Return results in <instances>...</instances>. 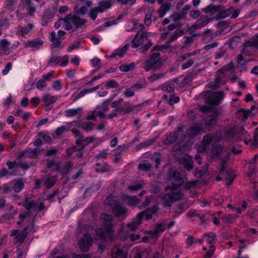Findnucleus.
Wrapping results in <instances>:
<instances>
[{"mask_svg":"<svg viewBox=\"0 0 258 258\" xmlns=\"http://www.w3.org/2000/svg\"><path fill=\"white\" fill-rule=\"evenodd\" d=\"M238 113H242L244 119H247L251 114L252 113L250 112V110L248 109H245L244 108H240L238 111Z\"/></svg>","mask_w":258,"mask_h":258,"instance_id":"nucleus-64","label":"nucleus"},{"mask_svg":"<svg viewBox=\"0 0 258 258\" xmlns=\"http://www.w3.org/2000/svg\"><path fill=\"white\" fill-rule=\"evenodd\" d=\"M185 32L183 30H179L178 31H175L173 35L171 36L170 39L169 40L171 42V43L173 41H174L176 39L183 35L184 34H185Z\"/></svg>","mask_w":258,"mask_h":258,"instance_id":"nucleus-52","label":"nucleus"},{"mask_svg":"<svg viewBox=\"0 0 258 258\" xmlns=\"http://www.w3.org/2000/svg\"><path fill=\"white\" fill-rule=\"evenodd\" d=\"M71 21L76 29L81 28L87 22L86 19H81L78 15L75 14L72 16Z\"/></svg>","mask_w":258,"mask_h":258,"instance_id":"nucleus-16","label":"nucleus"},{"mask_svg":"<svg viewBox=\"0 0 258 258\" xmlns=\"http://www.w3.org/2000/svg\"><path fill=\"white\" fill-rule=\"evenodd\" d=\"M112 256L114 258H127V254L121 249L114 248L112 250Z\"/></svg>","mask_w":258,"mask_h":258,"instance_id":"nucleus-28","label":"nucleus"},{"mask_svg":"<svg viewBox=\"0 0 258 258\" xmlns=\"http://www.w3.org/2000/svg\"><path fill=\"white\" fill-rule=\"evenodd\" d=\"M204 236H207L209 238H210L211 240L208 239L207 241L209 244H212L214 243V240L216 239V235L213 232L205 233L204 234Z\"/></svg>","mask_w":258,"mask_h":258,"instance_id":"nucleus-62","label":"nucleus"},{"mask_svg":"<svg viewBox=\"0 0 258 258\" xmlns=\"http://www.w3.org/2000/svg\"><path fill=\"white\" fill-rule=\"evenodd\" d=\"M50 41L52 42L51 47L54 48L58 47L61 43L58 38H56V34L54 31L50 33Z\"/></svg>","mask_w":258,"mask_h":258,"instance_id":"nucleus-32","label":"nucleus"},{"mask_svg":"<svg viewBox=\"0 0 258 258\" xmlns=\"http://www.w3.org/2000/svg\"><path fill=\"white\" fill-rule=\"evenodd\" d=\"M162 200L163 203L164 204V206L166 207H170L172 203L173 202L170 193L165 194L163 196Z\"/></svg>","mask_w":258,"mask_h":258,"instance_id":"nucleus-36","label":"nucleus"},{"mask_svg":"<svg viewBox=\"0 0 258 258\" xmlns=\"http://www.w3.org/2000/svg\"><path fill=\"white\" fill-rule=\"evenodd\" d=\"M9 44L10 42L7 39H4L0 41V47L6 54H8L11 52V49L7 47Z\"/></svg>","mask_w":258,"mask_h":258,"instance_id":"nucleus-30","label":"nucleus"},{"mask_svg":"<svg viewBox=\"0 0 258 258\" xmlns=\"http://www.w3.org/2000/svg\"><path fill=\"white\" fill-rule=\"evenodd\" d=\"M213 137L210 135H207L206 136H205L203 139V143L204 144V148H206L207 146L210 145L213 141Z\"/></svg>","mask_w":258,"mask_h":258,"instance_id":"nucleus-53","label":"nucleus"},{"mask_svg":"<svg viewBox=\"0 0 258 258\" xmlns=\"http://www.w3.org/2000/svg\"><path fill=\"white\" fill-rule=\"evenodd\" d=\"M43 41L40 38H36L32 40H28L25 42V46L26 47H31L33 49H38L42 46Z\"/></svg>","mask_w":258,"mask_h":258,"instance_id":"nucleus-13","label":"nucleus"},{"mask_svg":"<svg viewBox=\"0 0 258 258\" xmlns=\"http://www.w3.org/2000/svg\"><path fill=\"white\" fill-rule=\"evenodd\" d=\"M217 111L214 110L212 115H210L205 119V124L209 131H212L217 124Z\"/></svg>","mask_w":258,"mask_h":258,"instance_id":"nucleus-11","label":"nucleus"},{"mask_svg":"<svg viewBox=\"0 0 258 258\" xmlns=\"http://www.w3.org/2000/svg\"><path fill=\"white\" fill-rule=\"evenodd\" d=\"M178 135L176 132L171 133L164 139L163 143L166 145L172 144L176 141Z\"/></svg>","mask_w":258,"mask_h":258,"instance_id":"nucleus-22","label":"nucleus"},{"mask_svg":"<svg viewBox=\"0 0 258 258\" xmlns=\"http://www.w3.org/2000/svg\"><path fill=\"white\" fill-rule=\"evenodd\" d=\"M72 15L69 14L67 15L63 19V23H65L64 25V29L66 30H70L72 29V26L71 22L69 21L71 20Z\"/></svg>","mask_w":258,"mask_h":258,"instance_id":"nucleus-44","label":"nucleus"},{"mask_svg":"<svg viewBox=\"0 0 258 258\" xmlns=\"http://www.w3.org/2000/svg\"><path fill=\"white\" fill-rule=\"evenodd\" d=\"M92 239L89 234H85L79 242L80 250L83 252H87L92 245Z\"/></svg>","mask_w":258,"mask_h":258,"instance_id":"nucleus-8","label":"nucleus"},{"mask_svg":"<svg viewBox=\"0 0 258 258\" xmlns=\"http://www.w3.org/2000/svg\"><path fill=\"white\" fill-rule=\"evenodd\" d=\"M178 209L177 210L175 214L173 215L174 217H175L178 215L181 214L183 212L186 210L187 207H186V204L185 203H180L178 205Z\"/></svg>","mask_w":258,"mask_h":258,"instance_id":"nucleus-48","label":"nucleus"},{"mask_svg":"<svg viewBox=\"0 0 258 258\" xmlns=\"http://www.w3.org/2000/svg\"><path fill=\"white\" fill-rule=\"evenodd\" d=\"M15 181L14 186L13 189L16 192H20L24 187V183L22 178H19L13 180Z\"/></svg>","mask_w":258,"mask_h":258,"instance_id":"nucleus-25","label":"nucleus"},{"mask_svg":"<svg viewBox=\"0 0 258 258\" xmlns=\"http://www.w3.org/2000/svg\"><path fill=\"white\" fill-rule=\"evenodd\" d=\"M111 6V3L109 1H101L99 3L97 8L99 10V12L102 13L106 10L110 8Z\"/></svg>","mask_w":258,"mask_h":258,"instance_id":"nucleus-27","label":"nucleus"},{"mask_svg":"<svg viewBox=\"0 0 258 258\" xmlns=\"http://www.w3.org/2000/svg\"><path fill=\"white\" fill-rule=\"evenodd\" d=\"M149 251L147 249L139 250L137 251L134 258H148Z\"/></svg>","mask_w":258,"mask_h":258,"instance_id":"nucleus-46","label":"nucleus"},{"mask_svg":"<svg viewBox=\"0 0 258 258\" xmlns=\"http://www.w3.org/2000/svg\"><path fill=\"white\" fill-rule=\"evenodd\" d=\"M111 101V99H108L105 100L101 105V110L105 112L109 110V105Z\"/></svg>","mask_w":258,"mask_h":258,"instance_id":"nucleus-59","label":"nucleus"},{"mask_svg":"<svg viewBox=\"0 0 258 258\" xmlns=\"http://www.w3.org/2000/svg\"><path fill=\"white\" fill-rule=\"evenodd\" d=\"M140 33V32L138 31L134 39L131 41L132 46L133 48H136L140 46H142L145 45L144 41L145 40L139 37Z\"/></svg>","mask_w":258,"mask_h":258,"instance_id":"nucleus-18","label":"nucleus"},{"mask_svg":"<svg viewBox=\"0 0 258 258\" xmlns=\"http://www.w3.org/2000/svg\"><path fill=\"white\" fill-rule=\"evenodd\" d=\"M139 218L136 216L132 222L127 224V227L132 231H135L138 228L139 225L142 223L140 220H138Z\"/></svg>","mask_w":258,"mask_h":258,"instance_id":"nucleus-37","label":"nucleus"},{"mask_svg":"<svg viewBox=\"0 0 258 258\" xmlns=\"http://www.w3.org/2000/svg\"><path fill=\"white\" fill-rule=\"evenodd\" d=\"M226 161L222 159L221 160V166L218 169L219 170L220 174L225 175L226 184L228 186L233 182L235 177V174L234 170H228L226 169Z\"/></svg>","mask_w":258,"mask_h":258,"instance_id":"nucleus-4","label":"nucleus"},{"mask_svg":"<svg viewBox=\"0 0 258 258\" xmlns=\"http://www.w3.org/2000/svg\"><path fill=\"white\" fill-rule=\"evenodd\" d=\"M246 144L251 143L252 146L254 148H258V135H254L252 139H249L248 141H245Z\"/></svg>","mask_w":258,"mask_h":258,"instance_id":"nucleus-57","label":"nucleus"},{"mask_svg":"<svg viewBox=\"0 0 258 258\" xmlns=\"http://www.w3.org/2000/svg\"><path fill=\"white\" fill-rule=\"evenodd\" d=\"M23 206L27 210L30 211L32 208L37 206V204L35 201L32 200L30 201L27 204H26V203H23Z\"/></svg>","mask_w":258,"mask_h":258,"instance_id":"nucleus-58","label":"nucleus"},{"mask_svg":"<svg viewBox=\"0 0 258 258\" xmlns=\"http://www.w3.org/2000/svg\"><path fill=\"white\" fill-rule=\"evenodd\" d=\"M61 61V57L57 56H52L48 61V64L51 66L52 63L58 64Z\"/></svg>","mask_w":258,"mask_h":258,"instance_id":"nucleus-60","label":"nucleus"},{"mask_svg":"<svg viewBox=\"0 0 258 258\" xmlns=\"http://www.w3.org/2000/svg\"><path fill=\"white\" fill-rule=\"evenodd\" d=\"M186 15V12L184 11H181V12L179 13H177L173 15L172 16H170V18H172L173 21L176 22L179 20V19L184 18L185 17Z\"/></svg>","mask_w":258,"mask_h":258,"instance_id":"nucleus-51","label":"nucleus"},{"mask_svg":"<svg viewBox=\"0 0 258 258\" xmlns=\"http://www.w3.org/2000/svg\"><path fill=\"white\" fill-rule=\"evenodd\" d=\"M33 27V25L30 23L25 27H19V30L21 33V35L24 36L27 34L31 30H32Z\"/></svg>","mask_w":258,"mask_h":258,"instance_id":"nucleus-40","label":"nucleus"},{"mask_svg":"<svg viewBox=\"0 0 258 258\" xmlns=\"http://www.w3.org/2000/svg\"><path fill=\"white\" fill-rule=\"evenodd\" d=\"M123 107L127 110L128 113L133 112L136 113L140 110L141 108V104H138L137 105H133L132 103L129 102H124L123 104Z\"/></svg>","mask_w":258,"mask_h":258,"instance_id":"nucleus-17","label":"nucleus"},{"mask_svg":"<svg viewBox=\"0 0 258 258\" xmlns=\"http://www.w3.org/2000/svg\"><path fill=\"white\" fill-rule=\"evenodd\" d=\"M98 12H99V10L97 8V7H95L90 10L89 16L92 20L96 19L97 17Z\"/></svg>","mask_w":258,"mask_h":258,"instance_id":"nucleus-63","label":"nucleus"},{"mask_svg":"<svg viewBox=\"0 0 258 258\" xmlns=\"http://www.w3.org/2000/svg\"><path fill=\"white\" fill-rule=\"evenodd\" d=\"M224 149L223 147L219 144H213L211 150L212 156L213 158H218L220 156Z\"/></svg>","mask_w":258,"mask_h":258,"instance_id":"nucleus-19","label":"nucleus"},{"mask_svg":"<svg viewBox=\"0 0 258 258\" xmlns=\"http://www.w3.org/2000/svg\"><path fill=\"white\" fill-rule=\"evenodd\" d=\"M139 37L147 41L144 45L141 46L139 49L140 53L144 54L153 45V43L151 39H148V33L146 31H142L141 34L140 33Z\"/></svg>","mask_w":258,"mask_h":258,"instance_id":"nucleus-10","label":"nucleus"},{"mask_svg":"<svg viewBox=\"0 0 258 258\" xmlns=\"http://www.w3.org/2000/svg\"><path fill=\"white\" fill-rule=\"evenodd\" d=\"M166 189H171V191L170 192V194L172 197V199L174 201H178L180 200L182 198V194L179 191H176L177 189H173V186H166L165 187Z\"/></svg>","mask_w":258,"mask_h":258,"instance_id":"nucleus-23","label":"nucleus"},{"mask_svg":"<svg viewBox=\"0 0 258 258\" xmlns=\"http://www.w3.org/2000/svg\"><path fill=\"white\" fill-rule=\"evenodd\" d=\"M147 83L145 78H143L140 80L137 81V82L132 86V88L136 90H139L141 88H145L147 86Z\"/></svg>","mask_w":258,"mask_h":258,"instance_id":"nucleus-34","label":"nucleus"},{"mask_svg":"<svg viewBox=\"0 0 258 258\" xmlns=\"http://www.w3.org/2000/svg\"><path fill=\"white\" fill-rule=\"evenodd\" d=\"M241 40V37L239 36H234L230 38L229 40V47L231 49H234L236 47L238 43Z\"/></svg>","mask_w":258,"mask_h":258,"instance_id":"nucleus-33","label":"nucleus"},{"mask_svg":"<svg viewBox=\"0 0 258 258\" xmlns=\"http://www.w3.org/2000/svg\"><path fill=\"white\" fill-rule=\"evenodd\" d=\"M232 10V8H230L228 9H226L224 11H222L220 12L217 15V18L216 20L225 18L229 16L231 13V10Z\"/></svg>","mask_w":258,"mask_h":258,"instance_id":"nucleus-43","label":"nucleus"},{"mask_svg":"<svg viewBox=\"0 0 258 258\" xmlns=\"http://www.w3.org/2000/svg\"><path fill=\"white\" fill-rule=\"evenodd\" d=\"M153 10L152 9H148L146 13V16L144 19V23L146 26H149L151 23V17L152 16Z\"/></svg>","mask_w":258,"mask_h":258,"instance_id":"nucleus-45","label":"nucleus"},{"mask_svg":"<svg viewBox=\"0 0 258 258\" xmlns=\"http://www.w3.org/2000/svg\"><path fill=\"white\" fill-rule=\"evenodd\" d=\"M53 17V14L50 9H47L42 18V25L45 26L50 22Z\"/></svg>","mask_w":258,"mask_h":258,"instance_id":"nucleus-20","label":"nucleus"},{"mask_svg":"<svg viewBox=\"0 0 258 258\" xmlns=\"http://www.w3.org/2000/svg\"><path fill=\"white\" fill-rule=\"evenodd\" d=\"M34 221L35 218H34L31 221H29L30 223V225L25 226L20 233L17 235L15 237V239L17 240V242L21 244H22L24 242L28 233L31 232L34 229Z\"/></svg>","mask_w":258,"mask_h":258,"instance_id":"nucleus-5","label":"nucleus"},{"mask_svg":"<svg viewBox=\"0 0 258 258\" xmlns=\"http://www.w3.org/2000/svg\"><path fill=\"white\" fill-rule=\"evenodd\" d=\"M203 132L201 124L195 123L190 127L188 131V134L191 137H195Z\"/></svg>","mask_w":258,"mask_h":258,"instance_id":"nucleus-15","label":"nucleus"},{"mask_svg":"<svg viewBox=\"0 0 258 258\" xmlns=\"http://www.w3.org/2000/svg\"><path fill=\"white\" fill-rule=\"evenodd\" d=\"M224 97V92L223 91H219L209 95L207 98V101L211 105H218L221 103Z\"/></svg>","mask_w":258,"mask_h":258,"instance_id":"nucleus-7","label":"nucleus"},{"mask_svg":"<svg viewBox=\"0 0 258 258\" xmlns=\"http://www.w3.org/2000/svg\"><path fill=\"white\" fill-rule=\"evenodd\" d=\"M130 46L129 43L126 44L123 47L121 48H119L116 50V52L117 55L122 57L124 55V54L126 52L128 47Z\"/></svg>","mask_w":258,"mask_h":258,"instance_id":"nucleus-55","label":"nucleus"},{"mask_svg":"<svg viewBox=\"0 0 258 258\" xmlns=\"http://www.w3.org/2000/svg\"><path fill=\"white\" fill-rule=\"evenodd\" d=\"M81 111V108L76 109H70L65 111V115L67 117H72L76 115L79 111Z\"/></svg>","mask_w":258,"mask_h":258,"instance_id":"nucleus-50","label":"nucleus"},{"mask_svg":"<svg viewBox=\"0 0 258 258\" xmlns=\"http://www.w3.org/2000/svg\"><path fill=\"white\" fill-rule=\"evenodd\" d=\"M165 229V224L163 223H158L156 224L153 230H150L147 232L153 238H157L160 234Z\"/></svg>","mask_w":258,"mask_h":258,"instance_id":"nucleus-12","label":"nucleus"},{"mask_svg":"<svg viewBox=\"0 0 258 258\" xmlns=\"http://www.w3.org/2000/svg\"><path fill=\"white\" fill-rule=\"evenodd\" d=\"M211 21V18L205 17L203 20H200L197 21L191 26V28L194 29H200L201 28L204 27L208 25Z\"/></svg>","mask_w":258,"mask_h":258,"instance_id":"nucleus-21","label":"nucleus"},{"mask_svg":"<svg viewBox=\"0 0 258 258\" xmlns=\"http://www.w3.org/2000/svg\"><path fill=\"white\" fill-rule=\"evenodd\" d=\"M17 171L16 170L9 171L6 168H3L0 170V177H3L6 175L16 176L17 175Z\"/></svg>","mask_w":258,"mask_h":258,"instance_id":"nucleus-41","label":"nucleus"},{"mask_svg":"<svg viewBox=\"0 0 258 258\" xmlns=\"http://www.w3.org/2000/svg\"><path fill=\"white\" fill-rule=\"evenodd\" d=\"M39 152V149L36 148L34 149L29 148L25 150L27 156L30 159L37 158L38 157V154Z\"/></svg>","mask_w":258,"mask_h":258,"instance_id":"nucleus-29","label":"nucleus"},{"mask_svg":"<svg viewBox=\"0 0 258 258\" xmlns=\"http://www.w3.org/2000/svg\"><path fill=\"white\" fill-rule=\"evenodd\" d=\"M256 161L253 160L252 162L250 163V165L248 167V171L247 173V175L250 178H253L254 175L256 174L255 172V168L256 166L255 165V162Z\"/></svg>","mask_w":258,"mask_h":258,"instance_id":"nucleus-42","label":"nucleus"},{"mask_svg":"<svg viewBox=\"0 0 258 258\" xmlns=\"http://www.w3.org/2000/svg\"><path fill=\"white\" fill-rule=\"evenodd\" d=\"M180 100V98L178 96H174V95H171L169 96V100H168V104L172 106L174 103H178Z\"/></svg>","mask_w":258,"mask_h":258,"instance_id":"nucleus-61","label":"nucleus"},{"mask_svg":"<svg viewBox=\"0 0 258 258\" xmlns=\"http://www.w3.org/2000/svg\"><path fill=\"white\" fill-rule=\"evenodd\" d=\"M110 166L106 163H104L102 166L96 168L95 171L101 173L108 172L110 170Z\"/></svg>","mask_w":258,"mask_h":258,"instance_id":"nucleus-47","label":"nucleus"},{"mask_svg":"<svg viewBox=\"0 0 258 258\" xmlns=\"http://www.w3.org/2000/svg\"><path fill=\"white\" fill-rule=\"evenodd\" d=\"M204 238L198 239L193 236H189L186 239V244L189 246L193 244H196L199 242L200 244H202L204 242Z\"/></svg>","mask_w":258,"mask_h":258,"instance_id":"nucleus-31","label":"nucleus"},{"mask_svg":"<svg viewBox=\"0 0 258 258\" xmlns=\"http://www.w3.org/2000/svg\"><path fill=\"white\" fill-rule=\"evenodd\" d=\"M162 66L163 63L160 59L157 60H146L143 63V68L147 72L150 70L156 71L160 69Z\"/></svg>","mask_w":258,"mask_h":258,"instance_id":"nucleus-6","label":"nucleus"},{"mask_svg":"<svg viewBox=\"0 0 258 258\" xmlns=\"http://www.w3.org/2000/svg\"><path fill=\"white\" fill-rule=\"evenodd\" d=\"M57 180V177L55 176H52L49 177H48L45 182V185L47 188L49 189L52 187Z\"/></svg>","mask_w":258,"mask_h":258,"instance_id":"nucleus-39","label":"nucleus"},{"mask_svg":"<svg viewBox=\"0 0 258 258\" xmlns=\"http://www.w3.org/2000/svg\"><path fill=\"white\" fill-rule=\"evenodd\" d=\"M197 76V72L196 71H192L187 74V75L184 77V80L186 82L188 83L192 80Z\"/></svg>","mask_w":258,"mask_h":258,"instance_id":"nucleus-56","label":"nucleus"},{"mask_svg":"<svg viewBox=\"0 0 258 258\" xmlns=\"http://www.w3.org/2000/svg\"><path fill=\"white\" fill-rule=\"evenodd\" d=\"M158 207L157 206H154L151 208H148L145 211L139 213L137 217L139 218V221L142 220L143 218L148 220L152 218V215L157 212L158 211Z\"/></svg>","mask_w":258,"mask_h":258,"instance_id":"nucleus-9","label":"nucleus"},{"mask_svg":"<svg viewBox=\"0 0 258 258\" xmlns=\"http://www.w3.org/2000/svg\"><path fill=\"white\" fill-rule=\"evenodd\" d=\"M135 67V63L134 62L129 64L123 63L119 67V70L121 72H128L134 70Z\"/></svg>","mask_w":258,"mask_h":258,"instance_id":"nucleus-35","label":"nucleus"},{"mask_svg":"<svg viewBox=\"0 0 258 258\" xmlns=\"http://www.w3.org/2000/svg\"><path fill=\"white\" fill-rule=\"evenodd\" d=\"M168 179L172 181L173 189H178L184 182L183 174L177 170L170 171L168 173Z\"/></svg>","mask_w":258,"mask_h":258,"instance_id":"nucleus-3","label":"nucleus"},{"mask_svg":"<svg viewBox=\"0 0 258 258\" xmlns=\"http://www.w3.org/2000/svg\"><path fill=\"white\" fill-rule=\"evenodd\" d=\"M73 163L71 162H67L64 166L59 171L63 175H66L69 173L70 168L72 167Z\"/></svg>","mask_w":258,"mask_h":258,"instance_id":"nucleus-54","label":"nucleus"},{"mask_svg":"<svg viewBox=\"0 0 258 258\" xmlns=\"http://www.w3.org/2000/svg\"><path fill=\"white\" fill-rule=\"evenodd\" d=\"M105 203L112 209V212L117 218L126 217L127 209L115 200L114 197H108L105 200Z\"/></svg>","mask_w":258,"mask_h":258,"instance_id":"nucleus-2","label":"nucleus"},{"mask_svg":"<svg viewBox=\"0 0 258 258\" xmlns=\"http://www.w3.org/2000/svg\"><path fill=\"white\" fill-rule=\"evenodd\" d=\"M57 99L55 96H52L49 94H45L43 96L42 100L44 103L52 104L55 102Z\"/></svg>","mask_w":258,"mask_h":258,"instance_id":"nucleus-38","label":"nucleus"},{"mask_svg":"<svg viewBox=\"0 0 258 258\" xmlns=\"http://www.w3.org/2000/svg\"><path fill=\"white\" fill-rule=\"evenodd\" d=\"M123 200L128 205L131 207H135L140 203V200L135 196L129 195L124 196Z\"/></svg>","mask_w":258,"mask_h":258,"instance_id":"nucleus-14","label":"nucleus"},{"mask_svg":"<svg viewBox=\"0 0 258 258\" xmlns=\"http://www.w3.org/2000/svg\"><path fill=\"white\" fill-rule=\"evenodd\" d=\"M171 3H166L165 4L162 5L160 8L158 10V13L160 18H163L166 14V12L169 11L171 7Z\"/></svg>","mask_w":258,"mask_h":258,"instance_id":"nucleus-26","label":"nucleus"},{"mask_svg":"<svg viewBox=\"0 0 258 258\" xmlns=\"http://www.w3.org/2000/svg\"><path fill=\"white\" fill-rule=\"evenodd\" d=\"M138 168L141 170L149 171L151 170L152 164L148 162L140 163L138 166Z\"/></svg>","mask_w":258,"mask_h":258,"instance_id":"nucleus-49","label":"nucleus"},{"mask_svg":"<svg viewBox=\"0 0 258 258\" xmlns=\"http://www.w3.org/2000/svg\"><path fill=\"white\" fill-rule=\"evenodd\" d=\"M222 7L221 5L214 6L210 5L203 10V12L206 13H210L213 15L217 12H219L222 10Z\"/></svg>","mask_w":258,"mask_h":258,"instance_id":"nucleus-24","label":"nucleus"},{"mask_svg":"<svg viewBox=\"0 0 258 258\" xmlns=\"http://www.w3.org/2000/svg\"><path fill=\"white\" fill-rule=\"evenodd\" d=\"M104 216H106L107 218L105 220H108L104 224V228H98L95 230L97 236L102 239L101 243L98 246L99 249L101 250V253L105 249L106 245L114 239L110 217L107 214H102L101 218H104Z\"/></svg>","mask_w":258,"mask_h":258,"instance_id":"nucleus-1","label":"nucleus"}]
</instances>
